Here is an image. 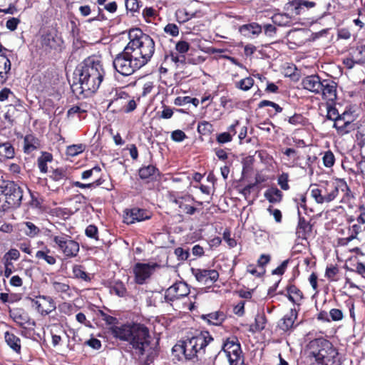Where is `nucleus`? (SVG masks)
Returning <instances> with one entry per match:
<instances>
[{
  "mask_svg": "<svg viewBox=\"0 0 365 365\" xmlns=\"http://www.w3.org/2000/svg\"><path fill=\"white\" fill-rule=\"evenodd\" d=\"M24 225L26 227V229L24 230V232L27 236L33 237L39 233V228L36 227L34 223L31 222H24Z\"/></svg>",
  "mask_w": 365,
  "mask_h": 365,
  "instance_id": "nucleus-38",
  "label": "nucleus"
},
{
  "mask_svg": "<svg viewBox=\"0 0 365 365\" xmlns=\"http://www.w3.org/2000/svg\"><path fill=\"white\" fill-rule=\"evenodd\" d=\"M49 250H46V251L39 250L36 253V257L38 259H42L45 260L47 262V264L53 265L56 264V259L53 256L49 255Z\"/></svg>",
  "mask_w": 365,
  "mask_h": 365,
  "instance_id": "nucleus-36",
  "label": "nucleus"
},
{
  "mask_svg": "<svg viewBox=\"0 0 365 365\" xmlns=\"http://www.w3.org/2000/svg\"><path fill=\"white\" fill-rule=\"evenodd\" d=\"M86 149V145L83 144H76L69 145L66 148V155L68 156L74 157L83 153Z\"/></svg>",
  "mask_w": 365,
  "mask_h": 365,
  "instance_id": "nucleus-34",
  "label": "nucleus"
},
{
  "mask_svg": "<svg viewBox=\"0 0 365 365\" xmlns=\"http://www.w3.org/2000/svg\"><path fill=\"white\" fill-rule=\"evenodd\" d=\"M53 240L66 257H72L77 255L79 251V245L76 241L71 240L68 235L62 234L53 236Z\"/></svg>",
  "mask_w": 365,
  "mask_h": 365,
  "instance_id": "nucleus-9",
  "label": "nucleus"
},
{
  "mask_svg": "<svg viewBox=\"0 0 365 365\" xmlns=\"http://www.w3.org/2000/svg\"><path fill=\"white\" fill-rule=\"evenodd\" d=\"M129 38L130 41L126 48L143 67L148 63L154 54L155 41L149 35L143 34L139 29L130 30Z\"/></svg>",
  "mask_w": 365,
  "mask_h": 365,
  "instance_id": "nucleus-3",
  "label": "nucleus"
},
{
  "mask_svg": "<svg viewBox=\"0 0 365 365\" xmlns=\"http://www.w3.org/2000/svg\"><path fill=\"white\" fill-rule=\"evenodd\" d=\"M171 138L175 142H182L186 138V135L181 130H176L172 133Z\"/></svg>",
  "mask_w": 365,
  "mask_h": 365,
  "instance_id": "nucleus-51",
  "label": "nucleus"
},
{
  "mask_svg": "<svg viewBox=\"0 0 365 365\" xmlns=\"http://www.w3.org/2000/svg\"><path fill=\"white\" fill-rule=\"evenodd\" d=\"M288 178L289 175L287 173H283L278 178L277 182L280 187L284 190H287L289 188L288 184Z\"/></svg>",
  "mask_w": 365,
  "mask_h": 365,
  "instance_id": "nucleus-45",
  "label": "nucleus"
},
{
  "mask_svg": "<svg viewBox=\"0 0 365 365\" xmlns=\"http://www.w3.org/2000/svg\"><path fill=\"white\" fill-rule=\"evenodd\" d=\"M309 346L315 365H341L338 351L328 340L316 339Z\"/></svg>",
  "mask_w": 365,
  "mask_h": 365,
  "instance_id": "nucleus-4",
  "label": "nucleus"
},
{
  "mask_svg": "<svg viewBox=\"0 0 365 365\" xmlns=\"http://www.w3.org/2000/svg\"><path fill=\"white\" fill-rule=\"evenodd\" d=\"M50 285L55 294H58L61 299L66 300L73 297V290L68 284L51 279Z\"/></svg>",
  "mask_w": 365,
  "mask_h": 365,
  "instance_id": "nucleus-15",
  "label": "nucleus"
},
{
  "mask_svg": "<svg viewBox=\"0 0 365 365\" xmlns=\"http://www.w3.org/2000/svg\"><path fill=\"white\" fill-rule=\"evenodd\" d=\"M175 254L179 260H186L190 255L188 250H185L181 247L176 248Z\"/></svg>",
  "mask_w": 365,
  "mask_h": 365,
  "instance_id": "nucleus-53",
  "label": "nucleus"
},
{
  "mask_svg": "<svg viewBox=\"0 0 365 365\" xmlns=\"http://www.w3.org/2000/svg\"><path fill=\"white\" fill-rule=\"evenodd\" d=\"M152 267L148 264L137 263L133 268L135 282L142 284L150 277L152 273Z\"/></svg>",
  "mask_w": 365,
  "mask_h": 365,
  "instance_id": "nucleus-18",
  "label": "nucleus"
},
{
  "mask_svg": "<svg viewBox=\"0 0 365 365\" xmlns=\"http://www.w3.org/2000/svg\"><path fill=\"white\" fill-rule=\"evenodd\" d=\"M164 31L172 36H177L179 34L178 26L175 24H168L164 28Z\"/></svg>",
  "mask_w": 365,
  "mask_h": 365,
  "instance_id": "nucleus-48",
  "label": "nucleus"
},
{
  "mask_svg": "<svg viewBox=\"0 0 365 365\" xmlns=\"http://www.w3.org/2000/svg\"><path fill=\"white\" fill-rule=\"evenodd\" d=\"M24 150L26 153H31L39 146L37 138L32 135H28L24 138Z\"/></svg>",
  "mask_w": 365,
  "mask_h": 365,
  "instance_id": "nucleus-28",
  "label": "nucleus"
},
{
  "mask_svg": "<svg viewBox=\"0 0 365 365\" xmlns=\"http://www.w3.org/2000/svg\"><path fill=\"white\" fill-rule=\"evenodd\" d=\"M189 293L187 284L183 282H178L166 289L165 299L167 302H173L187 296Z\"/></svg>",
  "mask_w": 365,
  "mask_h": 365,
  "instance_id": "nucleus-11",
  "label": "nucleus"
},
{
  "mask_svg": "<svg viewBox=\"0 0 365 365\" xmlns=\"http://www.w3.org/2000/svg\"><path fill=\"white\" fill-rule=\"evenodd\" d=\"M362 231L361 225L354 224L353 225L350 229L349 232H351V235L349 237L346 238L348 242L351 241L352 240L355 239L358 234H359Z\"/></svg>",
  "mask_w": 365,
  "mask_h": 365,
  "instance_id": "nucleus-47",
  "label": "nucleus"
},
{
  "mask_svg": "<svg viewBox=\"0 0 365 365\" xmlns=\"http://www.w3.org/2000/svg\"><path fill=\"white\" fill-rule=\"evenodd\" d=\"M350 56L358 64L365 63V46H358L353 48L350 52Z\"/></svg>",
  "mask_w": 365,
  "mask_h": 365,
  "instance_id": "nucleus-31",
  "label": "nucleus"
},
{
  "mask_svg": "<svg viewBox=\"0 0 365 365\" xmlns=\"http://www.w3.org/2000/svg\"><path fill=\"white\" fill-rule=\"evenodd\" d=\"M5 341L6 344L16 352L21 350L20 339L12 333L6 331L5 333Z\"/></svg>",
  "mask_w": 365,
  "mask_h": 365,
  "instance_id": "nucleus-30",
  "label": "nucleus"
},
{
  "mask_svg": "<svg viewBox=\"0 0 365 365\" xmlns=\"http://www.w3.org/2000/svg\"><path fill=\"white\" fill-rule=\"evenodd\" d=\"M125 6L127 10L135 12L139 9V2L138 0H125Z\"/></svg>",
  "mask_w": 365,
  "mask_h": 365,
  "instance_id": "nucleus-52",
  "label": "nucleus"
},
{
  "mask_svg": "<svg viewBox=\"0 0 365 365\" xmlns=\"http://www.w3.org/2000/svg\"><path fill=\"white\" fill-rule=\"evenodd\" d=\"M20 257V253L16 249H11L8 252L6 253L4 257L6 259L17 260Z\"/></svg>",
  "mask_w": 365,
  "mask_h": 365,
  "instance_id": "nucleus-60",
  "label": "nucleus"
},
{
  "mask_svg": "<svg viewBox=\"0 0 365 365\" xmlns=\"http://www.w3.org/2000/svg\"><path fill=\"white\" fill-rule=\"evenodd\" d=\"M192 273L196 279L204 284L216 282L219 277L218 272L215 269H192Z\"/></svg>",
  "mask_w": 365,
  "mask_h": 365,
  "instance_id": "nucleus-16",
  "label": "nucleus"
},
{
  "mask_svg": "<svg viewBox=\"0 0 365 365\" xmlns=\"http://www.w3.org/2000/svg\"><path fill=\"white\" fill-rule=\"evenodd\" d=\"M224 354L230 365H244L240 344L236 339H228L224 344L219 355Z\"/></svg>",
  "mask_w": 365,
  "mask_h": 365,
  "instance_id": "nucleus-8",
  "label": "nucleus"
},
{
  "mask_svg": "<svg viewBox=\"0 0 365 365\" xmlns=\"http://www.w3.org/2000/svg\"><path fill=\"white\" fill-rule=\"evenodd\" d=\"M157 170L156 168L153 165L145 166L139 170V176L143 180L149 179L155 175Z\"/></svg>",
  "mask_w": 365,
  "mask_h": 365,
  "instance_id": "nucleus-33",
  "label": "nucleus"
},
{
  "mask_svg": "<svg viewBox=\"0 0 365 365\" xmlns=\"http://www.w3.org/2000/svg\"><path fill=\"white\" fill-rule=\"evenodd\" d=\"M289 5L293 8L295 15H300L304 9L313 8L316 4L307 0H292L289 3Z\"/></svg>",
  "mask_w": 365,
  "mask_h": 365,
  "instance_id": "nucleus-23",
  "label": "nucleus"
},
{
  "mask_svg": "<svg viewBox=\"0 0 365 365\" xmlns=\"http://www.w3.org/2000/svg\"><path fill=\"white\" fill-rule=\"evenodd\" d=\"M239 31L242 35L250 37V34H259L262 32V27L257 23H252L242 25L240 27Z\"/></svg>",
  "mask_w": 365,
  "mask_h": 365,
  "instance_id": "nucleus-25",
  "label": "nucleus"
},
{
  "mask_svg": "<svg viewBox=\"0 0 365 365\" xmlns=\"http://www.w3.org/2000/svg\"><path fill=\"white\" fill-rule=\"evenodd\" d=\"M288 299L294 304H299L303 299L302 291L295 285L287 287Z\"/></svg>",
  "mask_w": 365,
  "mask_h": 365,
  "instance_id": "nucleus-27",
  "label": "nucleus"
},
{
  "mask_svg": "<svg viewBox=\"0 0 365 365\" xmlns=\"http://www.w3.org/2000/svg\"><path fill=\"white\" fill-rule=\"evenodd\" d=\"M173 202L178 205L179 207L183 210V212L187 214L193 215L196 211V208L195 207L188 205H184L180 200L175 199Z\"/></svg>",
  "mask_w": 365,
  "mask_h": 365,
  "instance_id": "nucleus-44",
  "label": "nucleus"
},
{
  "mask_svg": "<svg viewBox=\"0 0 365 365\" xmlns=\"http://www.w3.org/2000/svg\"><path fill=\"white\" fill-rule=\"evenodd\" d=\"M113 336L122 341H128L135 354L146 355L151 360L157 354L155 348L151 345L149 329L144 324L133 323L110 327Z\"/></svg>",
  "mask_w": 365,
  "mask_h": 365,
  "instance_id": "nucleus-1",
  "label": "nucleus"
},
{
  "mask_svg": "<svg viewBox=\"0 0 365 365\" xmlns=\"http://www.w3.org/2000/svg\"><path fill=\"white\" fill-rule=\"evenodd\" d=\"M288 121L290 124L294 125L302 124L303 117L300 114H294L289 118Z\"/></svg>",
  "mask_w": 365,
  "mask_h": 365,
  "instance_id": "nucleus-63",
  "label": "nucleus"
},
{
  "mask_svg": "<svg viewBox=\"0 0 365 365\" xmlns=\"http://www.w3.org/2000/svg\"><path fill=\"white\" fill-rule=\"evenodd\" d=\"M201 318L206 320L208 324L212 325H220L225 319V315L223 312H215L207 314H202Z\"/></svg>",
  "mask_w": 365,
  "mask_h": 365,
  "instance_id": "nucleus-24",
  "label": "nucleus"
},
{
  "mask_svg": "<svg viewBox=\"0 0 365 365\" xmlns=\"http://www.w3.org/2000/svg\"><path fill=\"white\" fill-rule=\"evenodd\" d=\"M337 118L338 120L334 123L333 127L336 129L338 134L343 135L354 130L353 119L347 112H344Z\"/></svg>",
  "mask_w": 365,
  "mask_h": 365,
  "instance_id": "nucleus-12",
  "label": "nucleus"
},
{
  "mask_svg": "<svg viewBox=\"0 0 365 365\" xmlns=\"http://www.w3.org/2000/svg\"><path fill=\"white\" fill-rule=\"evenodd\" d=\"M115 70L122 76H130L142 66L138 62L126 46L113 61Z\"/></svg>",
  "mask_w": 365,
  "mask_h": 365,
  "instance_id": "nucleus-6",
  "label": "nucleus"
},
{
  "mask_svg": "<svg viewBox=\"0 0 365 365\" xmlns=\"http://www.w3.org/2000/svg\"><path fill=\"white\" fill-rule=\"evenodd\" d=\"M10 317L19 326L25 327L31 324V319L28 313L22 308H14L9 310Z\"/></svg>",
  "mask_w": 365,
  "mask_h": 365,
  "instance_id": "nucleus-17",
  "label": "nucleus"
},
{
  "mask_svg": "<svg viewBox=\"0 0 365 365\" xmlns=\"http://www.w3.org/2000/svg\"><path fill=\"white\" fill-rule=\"evenodd\" d=\"M101 171V168L98 166H95L92 169L85 170L82 173L81 178L83 180H86L92 176L93 173H99Z\"/></svg>",
  "mask_w": 365,
  "mask_h": 365,
  "instance_id": "nucleus-62",
  "label": "nucleus"
},
{
  "mask_svg": "<svg viewBox=\"0 0 365 365\" xmlns=\"http://www.w3.org/2000/svg\"><path fill=\"white\" fill-rule=\"evenodd\" d=\"M213 339L207 331H202L173 346L174 351L183 353L186 359H198L205 354V349Z\"/></svg>",
  "mask_w": 365,
  "mask_h": 365,
  "instance_id": "nucleus-5",
  "label": "nucleus"
},
{
  "mask_svg": "<svg viewBox=\"0 0 365 365\" xmlns=\"http://www.w3.org/2000/svg\"><path fill=\"white\" fill-rule=\"evenodd\" d=\"M113 292L119 297H123L125 294L126 289L120 282H116L112 288Z\"/></svg>",
  "mask_w": 365,
  "mask_h": 365,
  "instance_id": "nucleus-49",
  "label": "nucleus"
},
{
  "mask_svg": "<svg viewBox=\"0 0 365 365\" xmlns=\"http://www.w3.org/2000/svg\"><path fill=\"white\" fill-rule=\"evenodd\" d=\"M320 186V188L324 190V192H323V197L327 195H329V192H331V189L333 188V190L334 191V199L337 197L339 195V188L333 182H326L324 184H322Z\"/></svg>",
  "mask_w": 365,
  "mask_h": 365,
  "instance_id": "nucleus-37",
  "label": "nucleus"
},
{
  "mask_svg": "<svg viewBox=\"0 0 365 365\" xmlns=\"http://www.w3.org/2000/svg\"><path fill=\"white\" fill-rule=\"evenodd\" d=\"M101 184V182L100 180H97L94 182L88 183V184H84V183L80 182L78 181H75L73 182V186L80 187V188H89V187H97V186L100 185Z\"/></svg>",
  "mask_w": 365,
  "mask_h": 365,
  "instance_id": "nucleus-55",
  "label": "nucleus"
},
{
  "mask_svg": "<svg viewBox=\"0 0 365 365\" xmlns=\"http://www.w3.org/2000/svg\"><path fill=\"white\" fill-rule=\"evenodd\" d=\"M267 322L266 317L264 314H257L255 317V331H259L264 329Z\"/></svg>",
  "mask_w": 365,
  "mask_h": 365,
  "instance_id": "nucleus-39",
  "label": "nucleus"
},
{
  "mask_svg": "<svg viewBox=\"0 0 365 365\" xmlns=\"http://www.w3.org/2000/svg\"><path fill=\"white\" fill-rule=\"evenodd\" d=\"M10 96H14L11 91L8 88H4L0 91V101L3 102L7 100Z\"/></svg>",
  "mask_w": 365,
  "mask_h": 365,
  "instance_id": "nucleus-64",
  "label": "nucleus"
},
{
  "mask_svg": "<svg viewBox=\"0 0 365 365\" xmlns=\"http://www.w3.org/2000/svg\"><path fill=\"white\" fill-rule=\"evenodd\" d=\"M2 192H4L6 202L0 206L2 210H9L11 207H19L23 198L22 189L14 182H8L2 186Z\"/></svg>",
  "mask_w": 365,
  "mask_h": 365,
  "instance_id": "nucleus-7",
  "label": "nucleus"
},
{
  "mask_svg": "<svg viewBox=\"0 0 365 365\" xmlns=\"http://www.w3.org/2000/svg\"><path fill=\"white\" fill-rule=\"evenodd\" d=\"M86 235L88 237L98 239V228L93 225H88L86 229Z\"/></svg>",
  "mask_w": 365,
  "mask_h": 365,
  "instance_id": "nucleus-54",
  "label": "nucleus"
},
{
  "mask_svg": "<svg viewBox=\"0 0 365 365\" xmlns=\"http://www.w3.org/2000/svg\"><path fill=\"white\" fill-rule=\"evenodd\" d=\"M52 155L48 153H43L41 156L38 158V167L41 173L47 172V163L52 160Z\"/></svg>",
  "mask_w": 365,
  "mask_h": 365,
  "instance_id": "nucleus-32",
  "label": "nucleus"
},
{
  "mask_svg": "<svg viewBox=\"0 0 365 365\" xmlns=\"http://www.w3.org/2000/svg\"><path fill=\"white\" fill-rule=\"evenodd\" d=\"M232 139V135L230 133H222L217 136V141L219 143L223 144L230 142Z\"/></svg>",
  "mask_w": 365,
  "mask_h": 365,
  "instance_id": "nucleus-50",
  "label": "nucleus"
},
{
  "mask_svg": "<svg viewBox=\"0 0 365 365\" xmlns=\"http://www.w3.org/2000/svg\"><path fill=\"white\" fill-rule=\"evenodd\" d=\"M322 80L317 75H312L305 77L302 82L304 89L314 93H320Z\"/></svg>",
  "mask_w": 365,
  "mask_h": 365,
  "instance_id": "nucleus-19",
  "label": "nucleus"
},
{
  "mask_svg": "<svg viewBox=\"0 0 365 365\" xmlns=\"http://www.w3.org/2000/svg\"><path fill=\"white\" fill-rule=\"evenodd\" d=\"M297 317V311L292 309L289 312L285 314L284 317L279 322L278 327L284 331H289L293 327Z\"/></svg>",
  "mask_w": 365,
  "mask_h": 365,
  "instance_id": "nucleus-22",
  "label": "nucleus"
},
{
  "mask_svg": "<svg viewBox=\"0 0 365 365\" xmlns=\"http://www.w3.org/2000/svg\"><path fill=\"white\" fill-rule=\"evenodd\" d=\"M14 148L9 142L0 143V162L14 157Z\"/></svg>",
  "mask_w": 365,
  "mask_h": 365,
  "instance_id": "nucleus-26",
  "label": "nucleus"
},
{
  "mask_svg": "<svg viewBox=\"0 0 365 365\" xmlns=\"http://www.w3.org/2000/svg\"><path fill=\"white\" fill-rule=\"evenodd\" d=\"M190 48V45L187 41H180L175 45L176 50L180 53H186Z\"/></svg>",
  "mask_w": 365,
  "mask_h": 365,
  "instance_id": "nucleus-57",
  "label": "nucleus"
},
{
  "mask_svg": "<svg viewBox=\"0 0 365 365\" xmlns=\"http://www.w3.org/2000/svg\"><path fill=\"white\" fill-rule=\"evenodd\" d=\"M329 315L333 321H340L344 317L342 311L339 309H331L329 312Z\"/></svg>",
  "mask_w": 365,
  "mask_h": 365,
  "instance_id": "nucleus-56",
  "label": "nucleus"
},
{
  "mask_svg": "<svg viewBox=\"0 0 365 365\" xmlns=\"http://www.w3.org/2000/svg\"><path fill=\"white\" fill-rule=\"evenodd\" d=\"M297 228L303 231V234L301 236L302 237H305L304 235L312 231L311 225L307 222L304 217H299Z\"/></svg>",
  "mask_w": 365,
  "mask_h": 365,
  "instance_id": "nucleus-42",
  "label": "nucleus"
},
{
  "mask_svg": "<svg viewBox=\"0 0 365 365\" xmlns=\"http://www.w3.org/2000/svg\"><path fill=\"white\" fill-rule=\"evenodd\" d=\"M20 23V20L17 18H10L6 23V27L10 31H14L16 29L18 24Z\"/></svg>",
  "mask_w": 365,
  "mask_h": 365,
  "instance_id": "nucleus-59",
  "label": "nucleus"
},
{
  "mask_svg": "<svg viewBox=\"0 0 365 365\" xmlns=\"http://www.w3.org/2000/svg\"><path fill=\"white\" fill-rule=\"evenodd\" d=\"M74 74L78 77V83H73V91L79 90L80 94L88 96L96 92L103 81L105 71L99 61L88 58L76 69Z\"/></svg>",
  "mask_w": 365,
  "mask_h": 365,
  "instance_id": "nucleus-2",
  "label": "nucleus"
},
{
  "mask_svg": "<svg viewBox=\"0 0 365 365\" xmlns=\"http://www.w3.org/2000/svg\"><path fill=\"white\" fill-rule=\"evenodd\" d=\"M334 155L330 151L326 152L323 157V163L324 166L331 168L334 164Z\"/></svg>",
  "mask_w": 365,
  "mask_h": 365,
  "instance_id": "nucleus-46",
  "label": "nucleus"
},
{
  "mask_svg": "<svg viewBox=\"0 0 365 365\" xmlns=\"http://www.w3.org/2000/svg\"><path fill=\"white\" fill-rule=\"evenodd\" d=\"M31 303L42 316L48 315L56 309L54 300L49 296L38 295L31 299Z\"/></svg>",
  "mask_w": 365,
  "mask_h": 365,
  "instance_id": "nucleus-10",
  "label": "nucleus"
},
{
  "mask_svg": "<svg viewBox=\"0 0 365 365\" xmlns=\"http://www.w3.org/2000/svg\"><path fill=\"white\" fill-rule=\"evenodd\" d=\"M336 83L333 80H322L320 86V93L322 97L329 101H334L336 99Z\"/></svg>",
  "mask_w": 365,
  "mask_h": 365,
  "instance_id": "nucleus-14",
  "label": "nucleus"
},
{
  "mask_svg": "<svg viewBox=\"0 0 365 365\" xmlns=\"http://www.w3.org/2000/svg\"><path fill=\"white\" fill-rule=\"evenodd\" d=\"M50 178H52L55 181H61L62 180L66 179V173L63 169L57 168V169L53 170L51 171Z\"/></svg>",
  "mask_w": 365,
  "mask_h": 365,
  "instance_id": "nucleus-41",
  "label": "nucleus"
},
{
  "mask_svg": "<svg viewBox=\"0 0 365 365\" xmlns=\"http://www.w3.org/2000/svg\"><path fill=\"white\" fill-rule=\"evenodd\" d=\"M324 190L319 187L312 188L311 190V195L315 200L316 202L318 204L323 203H329L334 200V191L333 188L331 189V192H329V195H324L323 197Z\"/></svg>",
  "mask_w": 365,
  "mask_h": 365,
  "instance_id": "nucleus-21",
  "label": "nucleus"
},
{
  "mask_svg": "<svg viewBox=\"0 0 365 365\" xmlns=\"http://www.w3.org/2000/svg\"><path fill=\"white\" fill-rule=\"evenodd\" d=\"M289 263V259H286L282 262V264L277 267L276 269H274L272 271L273 274H277V275H282L284 273L287 265Z\"/></svg>",
  "mask_w": 365,
  "mask_h": 365,
  "instance_id": "nucleus-58",
  "label": "nucleus"
},
{
  "mask_svg": "<svg viewBox=\"0 0 365 365\" xmlns=\"http://www.w3.org/2000/svg\"><path fill=\"white\" fill-rule=\"evenodd\" d=\"M264 197L269 202L277 203L281 201L282 192L277 187H271L265 191Z\"/></svg>",
  "mask_w": 365,
  "mask_h": 365,
  "instance_id": "nucleus-29",
  "label": "nucleus"
},
{
  "mask_svg": "<svg viewBox=\"0 0 365 365\" xmlns=\"http://www.w3.org/2000/svg\"><path fill=\"white\" fill-rule=\"evenodd\" d=\"M254 85V80L251 77H247L241 79L235 83L236 88L247 91L250 90Z\"/></svg>",
  "mask_w": 365,
  "mask_h": 365,
  "instance_id": "nucleus-35",
  "label": "nucleus"
},
{
  "mask_svg": "<svg viewBox=\"0 0 365 365\" xmlns=\"http://www.w3.org/2000/svg\"><path fill=\"white\" fill-rule=\"evenodd\" d=\"M11 68L9 58L5 54H0V86L8 80Z\"/></svg>",
  "mask_w": 365,
  "mask_h": 365,
  "instance_id": "nucleus-20",
  "label": "nucleus"
},
{
  "mask_svg": "<svg viewBox=\"0 0 365 365\" xmlns=\"http://www.w3.org/2000/svg\"><path fill=\"white\" fill-rule=\"evenodd\" d=\"M42 44L50 48H54L56 47V41L54 37L51 34H45L41 38Z\"/></svg>",
  "mask_w": 365,
  "mask_h": 365,
  "instance_id": "nucleus-43",
  "label": "nucleus"
},
{
  "mask_svg": "<svg viewBox=\"0 0 365 365\" xmlns=\"http://www.w3.org/2000/svg\"><path fill=\"white\" fill-rule=\"evenodd\" d=\"M73 273L76 278L83 279L84 281L90 280V277L87 273L83 270L82 266L75 265L73 267Z\"/></svg>",
  "mask_w": 365,
  "mask_h": 365,
  "instance_id": "nucleus-40",
  "label": "nucleus"
},
{
  "mask_svg": "<svg viewBox=\"0 0 365 365\" xmlns=\"http://www.w3.org/2000/svg\"><path fill=\"white\" fill-rule=\"evenodd\" d=\"M84 344L96 350L99 349L101 347V341L95 338H92L91 339L86 341Z\"/></svg>",
  "mask_w": 365,
  "mask_h": 365,
  "instance_id": "nucleus-61",
  "label": "nucleus"
},
{
  "mask_svg": "<svg viewBox=\"0 0 365 365\" xmlns=\"http://www.w3.org/2000/svg\"><path fill=\"white\" fill-rule=\"evenodd\" d=\"M150 217L148 213L143 209L134 207L125 211L123 215L124 222L126 224H133L135 222H140L148 220Z\"/></svg>",
  "mask_w": 365,
  "mask_h": 365,
  "instance_id": "nucleus-13",
  "label": "nucleus"
}]
</instances>
